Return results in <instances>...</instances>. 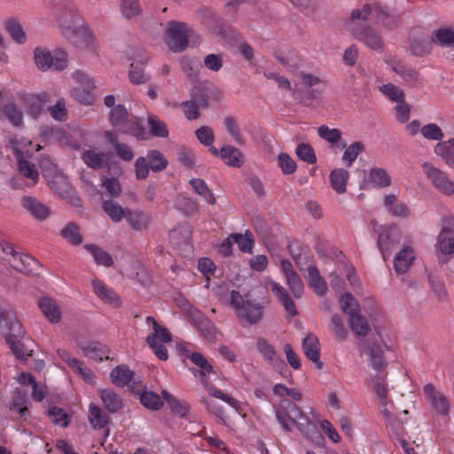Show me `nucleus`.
I'll use <instances>...</instances> for the list:
<instances>
[{
    "label": "nucleus",
    "mask_w": 454,
    "mask_h": 454,
    "mask_svg": "<svg viewBox=\"0 0 454 454\" xmlns=\"http://www.w3.org/2000/svg\"><path fill=\"white\" fill-rule=\"evenodd\" d=\"M422 167L425 169L426 175L436 189L446 195L454 193V182L449 179L445 172L428 162H425Z\"/></svg>",
    "instance_id": "obj_7"
},
{
    "label": "nucleus",
    "mask_w": 454,
    "mask_h": 454,
    "mask_svg": "<svg viewBox=\"0 0 454 454\" xmlns=\"http://www.w3.org/2000/svg\"><path fill=\"white\" fill-rule=\"evenodd\" d=\"M223 123L228 134L234 138L238 145H243L245 144V139L241 135L236 119L232 116H226L223 119Z\"/></svg>",
    "instance_id": "obj_48"
},
{
    "label": "nucleus",
    "mask_w": 454,
    "mask_h": 454,
    "mask_svg": "<svg viewBox=\"0 0 454 454\" xmlns=\"http://www.w3.org/2000/svg\"><path fill=\"white\" fill-rule=\"evenodd\" d=\"M1 111L12 125L16 127L22 125L23 113L17 108L14 103L6 104Z\"/></svg>",
    "instance_id": "obj_43"
},
{
    "label": "nucleus",
    "mask_w": 454,
    "mask_h": 454,
    "mask_svg": "<svg viewBox=\"0 0 454 454\" xmlns=\"http://www.w3.org/2000/svg\"><path fill=\"white\" fill-rule=\"evenodd\" d=\"M82 160L93 169H102L106 166L108 156L105 153H96L93 150H85L82 153Z\"/></svg>",
    "instance_id": "obj_25"
},
{
    "label": "nucleus",
    "mask_w": 454,
    "mask_h": 454,
    "mask_svg": "<svg viewBox=\"0 0 454 454\" xmlns=\"http://www.w3.org/2000/svg\"><path fill=\"white\" fill-rule=\"evenodd\" d=\"M301 413L302 411L294 402L289 399H285L276 411V417L277 419H286L289 422L294 424L295 420H297Z\"/></svg>",
    "instance_id": "obj_16"
},
{
    "label": "nucleus",
    "mask_w": 454,
    "mask_h": 454,
    "mask_svg": "<svg viewBox=\"0 0 454 454\" xmlns=\"http://www.w3.org/2000/svg\"><path fill=\"white\" fill-rule=\"evenodd\" d=\"M294 425L296 426L304 437L312 442H317L323 439L317 426L312 422L303 411Z\"/></svg>",
    "instance_id": "obj_13"
},
{
    "label": "nucleus",
    "mask_w": 454,
    "mask_h": 454,
    "mask_svg": "<svg viewBox=\"0 0 454 454\" xmlns=\"http://www.w3.org/2000/svg\"><path fill=\"white\" fill-rule=\"evenodd\" d=\"M424 394L426 398L428 400L432 409L437 415H449L450 402L443 393L435 390L433 384L427 383L424 387Z\"/></svg>",
    "instance_id": "obj_8"
},
{
    "label": "nucleus",
    "mask_w": 454,
    "mask_h": 454,
    "mask_svg": "<svg viewBox=\"0 0 454 454\" xmlns=\"http://www.w3.org/2000/svg\"><path fill=\"white\" fill-rule=\"evenodd\" d=\"M364 151V145L362 142H354L350 145H348L345 150L342 156V160L346 163L348 167H350L353 164V162L356 160L359 153H361Z\"/></svg>",
    "instance_id": "obj_49"
},
{
    "label": "nucleus",
    "mask_w": 454,
    "mask_h": 454,
    "mask_svg": "<svg viewBox=\"0 0 454 454\" xmlns=\"http://www.w3.org/2000/svg\"><path fill=\"white\" fill-rule=\"evenodd\" d=\"M298 158L307 163L315 164L317 162V156L313 147L306 143H301L297 145L295 150Z\"/></svg>",
    "instance_id": "obj_54"
},
{
    "label": "nucleus",
    "mask_w": 454,
    "mask_h": 454,
    "mask_svg": "<svg viewBox=\"0 0 454 454\" xmlns=\"http://www.w3.org/2000/svg\"><path fill=\"white\" fill-rule=\"evenodd\" d=\"M180 63L183 71L186 74L191 82H198V68L200 66V63L198 60H192L188 57H183Z\"/></svg>",
    "instance_id": "obj_46"
},
{
    "label": "nucleus",
    "mask_w": 454,
    "mask_h": 454,
    "mask_svg": "<svg viewBox=\"0 0 454 454\" xmlns=\"http://www.w3.org/2000/svg\"><path fill=\"white\" fill-rule=\"evenodd\" d=\"M38 306L50 322L56 324L60 321L61 312L54 300L48 297H43L38 301Z\"/></svg>",
    "instance_id": "obj_19"
},
{
    "label": "nucleus",
    "mask_w": 454,
    "mask_h": 454,
    "mask_svg": "<svg viewBox=\"0 0 454 454\" xmlns=\"http://www.w3.org/2000/svg\"><path fill=\"white\" fill-rule=\"evenodd\" d=\"M78 347L84 352L86 356L96 361H103L104 356L106 354L103 346L98 341H90L87 344L79 343Z\"/></svg>",
    "instance_id": "obj_36"
},
{
    "label": "nucleus",
    "mask_w": 454,
    "mask_h": 454,
    "mask_svg": "<svg viewBox=\"0 0 454 454\" xmlns=\"http://www.w3.org/2000/svg\"><path fill=\"white\" fill-rule=\"evenodd\" d=\"M19 170L26 177L32 179L36 183L39 177V173L36 166L27 160H20L19 162Z\"/></svg>",
    "instance_id": "obj_64"
},
{
    "label": "nucleus",
    "mask_w": 454,
    "mask_h": 454,
    "mask_svg": "<svg viewBox=\"0 0 454 454\" xmlns=\"http://www.w3.org/2000/svg\"><path fill=\"white\" fill-rule=\"evenodd\" d=\"M20 203L23 208L38 221H44L51 215V208L35 197L24 196Z\"/></svg>",
    "instance_id": "obj_10"
},
{
    "label": "nucleus",
    "mask_w": 454,
    "mask_h": 454,
    "mask_svg": "<svg viewBox=\"0 0 454 454\" xmlns=\"http://www.w3.org/2000/svg\"><path fill=\"white\" fill-rule=\"evenodd\" d=\"M102 208L114 222H120L125 218L126 211H128V209L121 207L118 203L112 200H105L102 204Z\"/></svg>",
    "instance_id": "obj_38"
},
{
    "label": "nucleus",
    "mask_w": 454,
    "mask_h": 454,
    "mask_svg": "<svg viewBox=\"0 0 454 454\" xmlns=\"http://www.w3.org/2000/svg\"><path fill=\"white\" fill-rule=\"evenodd\" d=\"M148 127L150 133L153 137L165 138L168 137V129L167 124L160 120L156 115L151 114L148 116Z\"/></svg>",
    "instance_id": "obj_40"
},
{
    "label": "nucleus",
    "mask_w": 454,
    "mask_h": 454,
    "mask_svg": "<svg viewBox=\"0 0 454 454\" xmlns=\"http://www.w3.org/2000/svg\"><path fill=\"white\" fill-rule=\"evenodd\" d=\"M48 416L55 425H59L62 427H67L69 425L68 414L59 407L53 406L50 408L48 411Z\"/></svg>",
    "instance_id": "obj_59"
},
{
    "label": "nucleus",
    "mask_w": 454,
    "mask_h": 454,
    "mask_svg": "<svg viewBox=\"0 0 454 454\" xmlns=\"http://www.w3.org/2000/svg\"><path fill=\"white\" fill-rule=\"evenodd\" d=\"M34 59L37 67L42 71L54 69L62 71L67 67V54L61 49H56L53 52L46 48L36 47L34 51Z\"/></svg>",
    "instance_id": "obj_2"
},
{
    "label": "nucleus",
    "mask_w": 454,
    "mask_h": 454,
    "mask_svg": "<svg viewBox=\"0 0 454 454\" xmlns=\"http://www.w3.org/2000/svg\"><path fill=\"white\" fill-rule=\"evenodd\" d=\"M4 27L12 39L18 43H24L27 41V35L21 24L15 18H9L4 22Z\"/></svg>",
    "instance_id": "obj_28"
},
{
    "label": "nucleus",
    "mask_w": 454,
    "mask_h": 454,
    "mask_svg": "<svg viewBox=\"0 0 454 454\" xmlns=\"http://www.w3.org/2000/svg\"><path fill=\"white\" fill-rule=\"evenodd\" d=\"M4 340L14 356L20 361H26L34 352L35 342L26 336V331L18 334H4Z\"/></svg>",
    "instance_id": "obj_6"
},
{
    "label": "nucleus",
    "mask_w": 454,
    "mask_h": 454,
    "mask_svg": "<svg viewBox=\"0 0 454 454\" xmlns=\"http://www.w3.org/2000/svg\"><path fill=\"white\" fill-rule=\"evenodd\" d=\"M257 350L263 356L264 359L272 365L278 372L283 374L284 372H289L286 362L277 355L272 345H270L264 338L260 337L256 341Z\"/></svg>",
    "instance_id": "obj_9"
},
{
    "label": "nucleus",
    "mask_w": 454,
    "mask_h": 454,
    "mask_svg": "<svg viewBox=\"0 0 454 454\" xmlns=\"http://www.w3.org/2000/svg\"><path fill=\"white\" fill-rule=\"evenodd\" d=\"M0 252L4 254H11V265L18 271L31 276L38 274L40 269L39 262L27 254L16 252L11 244L0 241Z\"/></svg>",
    "instance_id": "obj_4"
},
{
    "label": "nucleus",
    "mask_w": 454,
    "mask_h": 454,
    "mask_svg": "<svg viewBox=\"0 0 454 454\" xmlns=\"http://www.w3.org/2000/svg\"><path fill=\"white\" fill-rule=\"evenodd\" d=\"M141 403L147 409L158 411L163 406L160 395L153 391H144L140 395Z\"/></svg>",
    "instance_id": "obj_44"
},
{
    "label": "nucleus",
    "mask_w": 454,
    "mask_h": 454,
    "mask_svg": "<svg viewBox=\"0 0 454 454\" xmlns=\"http://www.w3.org/2000/svg\"><path fill=\"white\" fill-rule=\"evenodd\" d=\"M0 327L4 335L17 333L18 337L24 330L15 312L8 308H0Z\"/></svg>",
    "instance_id": "obj_11"
},
{
    "label": "nucleus",
    "mask_w": 454,
    "mask_h": 454,
    "mask_svg": "<svg viewBox=\"0 0 454 454\" xmlns=\"http://www.w3.org/2000/svg\"><path fill=\"white\" fill-rule=\"evenodd\" d=\"M129 76L133 84L146 83L150 80V75L144 72L143 67L135 63L129 67Z\"/></svg>",
    "instance_id": "obj_56"
},
{
    "label": "nucleus",
    "mask_w": 454,
    "mask_h": 454,
    "mask_svg": "<svg viewBox=\"0 0 454 454\" xmlns=\"http://www.w3.org/2000/svg\"><path fill=\"white\" fill-rule=\"evenodd\" d=\"M358 346L363 349V351L371 357L379 358L380 356L384 355V351L381 348L380 345L378 343V341L373 340L371 341L368 339H361Z\"/></svg>",
    "instance_id": "obj_51"
},
{
    "label": "nucleus",
    "mask_w": 454,
    "mask_h": 454,
    "mask_svg": "<svg viewBox=\"0 0 454 454\" xmlns=\"http://www.w3.org/2000/svg\"><path fill=\"white\" fill-rule=\"evenodd\" d=\"M192 29L185 22L169 21L167 24L165 43L173 52L184 51L189 43Z\"/></svg>",
    "instance_id": "obj_3"
},
{
    "label": "nucleus",
    "mask_w": 454,
    "mask_h": 454,
    "mask_svg": "<svg viewBox=\"0 0 454 454\" xmlns=\"http://www.w3.org/2000/svg\"><path fill=\"white\" fill-rule=\"evenodd\" d=\"M239 319L245 320L247 324H257L263 316V307L258 302L247 300L244 307L237 313Z\"/></svg>",
    "instance_id": "obj_14"
},
{
    "label": "nucleus",
    "mask_w": 454,
    "mask_h": 454,
    "mask_svg": "<svg viewBox=\"0 0 454 454\" xmlns=\"http://www.w3.org/2000/svg\"><path fill=\"white\" fill-rule=\"evenodd\" d=\"M231 238L234 239L235 243H237L241 252L252 254L254 240L250 231H246L245 234L233 233L231 234Z\"/></svg>",
    "instance_id": "obj_41"
},
{
    "label": "nucleus",
    "mask_w": 454,
    "mask_h": 454,
    "mask_svg": "<svg viewBox=\"0 0 454 454\" xmlns=\"http://www.w3.org/2000/svg\"><path fill=\"white\" fill-rule=\"evenodd\" d=\"M376 232L379 233L377 246L383 260L386 262L388 256L399 247L401 231L395 224H390L387 228L380 226Z\"/></svg>",
    "instance_id": "obj_5"
},
{
    "label": "nucleus",
    "mask_w": 454,
    "mask_h": 454,
    "mask_svg": "<svg viewBox=\"0 0 454 454\" xmlns=\"http://www.w3.org/2000/svg\"><path fill=\"white\" fill-rule=\"evenodd\" d=\"M392 70L401 75L404 82L417 86L419 83V74L411 67L405 66L401 61H395L392 64Z\"/></svg>",
    "instance_id": "obj_24"
},
{
    "label": "nucleus",
    "mask_w": 454,
    "mask_h": 454,
    "mask_svg": "<svg viewBox=\"0 0 454 454\" xmlns=\"http://www.w3.org/2000/svg\"><path fill=\"white\" fill-rule=\"evenodd\" d=\"M106 139L114 147L117 156L125 160L130 161L134 158V153L129 145L118 141V136L115 132L106 131Z\"/></svg>",
    "instance_id": "obj_17"
},
{
    "label": "nucleus",
    "mask_w": 454,
    "mask_h": 454,
    "mask_svg": "<svg viewBox=\"0 0 454 454\" xmlns=\"http://www.w3.org/2000/svg\"><path fill=\"white\" fill-rule=\"evenodd\" d=\"M369 179L377 188H385L391 184L390 176L381 168H372L369 173Z\"/></svg>",
    "instance_id": "obj_35"
},
{
    "label": "nucleus",
    "mask_w": 454,
    "mask_h": 454,
    "mask_svg": "<svg viewBox=\"0 0 454 454\" xmlns=\"http://www.w3.org/2000/svg\"><path fill=\"white\" fill-rule=\"evenodd\" d=\"M153 331L154 333L146 338V342L149 346H153V343L156 342V340L159 341V340L163 342H170L172 340V336L168 330L159 324L154 325Z\"/></svg>",
    "instance_id": "obj_55"
},
{
    "label": "nucleus",
    "mask_w": 454,
    "mask_h": 454,
    "mask_svg": "<svg viewBox=\"0 0 454 454\" xmlns=\"http://www.w3.org/2000/svg\"><path fill=\"white\" fill-rule=\"evenodd\" d=\"M84 248L92 254L97 264L104 265L106 267H110L114 264L112 256L98 246L88 244L84 246Z\"/></svg>",
    "instance_id": "obj_34"
},
{
    "label": "nucleus",
    "mask_w": 454,
    "mask_h": 454,
    "mask_svg": "<svg viewBox=\"0 0 454 454\" xmlns=\"http://www.w3.org/2000/svg\"><path fill=\"white\" fill-rule=\"evenodd\" d=\"M100 398L106 407V409L111 412L114 413L121 409L122 402L117 394H115L111 389H101L99 391Z\"/></svg>",
    "instance_id": "obj_30"
},
{
    "label": "nucleus",
    "mask_w": 454,
    "mask_h": 454,
    "mask_svg": "<svg viewBox=\"0 0 454 454\" xmlns=\"http://www.w3.org/2000/svg\"><path fill=\"white\" fill-rule=\"evenodd\" d=\"M221 158L227 160V165L235 168H240L244 163V154L239 148L232 145H225L221 148Z\"/></svg>",
    "instance_id": "obj_27"
},
{
    "label": "nucleus",
    "mask_w": 454,
    "mask_h": 454,
    "mask_svg": "<svg viewBox=\"0 0 454 454\" xmlns=\"http://www.w3.org/2000/svg\"><path fill=\"white\" fill-rule=\"evenodd\" d=\"M207 84L208 82L201 83L198 82V84H195L192 89L191 100L189 101L200 108L205 109L208 106Z\"/></svg>",
    "instance_id": "obj_29"
},
{
    "label": "nucleus",
    "mask_w": 454,
    "mask_h": 454,
    "mask_svg": "<svg viewBox=\"0 0 454 454\" xmlns=\"http://www.w3.org/2000/svg\"><path fill=\"white\" fill-rule=\"evenodd\" d=\"M332 331L338 341H343L348 337V330L345 328L343 322L339 315L335 314L331 317Z\"/></svg>",
    "instance_id": "obj_61"
},
{
    "label": "nucleus",
    "mask_w": 454,
    "mask_h": 454,
    "mask_svg": "<svg viewBox=\"0 0 454 454\" xmlns=\"http://www.w3.org/2000/svg\"><path fill=\"white\" fill-rule=\"evenodd\" d=\"M89 421L94 429H101L109 423L110 418L101 408L90 404Z\"/></svg>",
    "instance_id": "obj_31"
},
{
    "label": "nucleus",
    "mask_w": 454,
    "mask_h": 454,
    "mask_svg": "<svg viewBox=\"0 0 454 454\" xmlns=\"http://www.w3.org/2000/svg\"><path fill=\"white\" fill-rule=\"evenodd\" d=\"M129 113L123 105H117L110 111V122L117 127L128 121Z\"/></svg>",
    "instance_id": "obj_52"
},
{
    "label": "nucleus",
    "mask_w": 454,
    "mask_h": 454,
    "mask_svg": "<svg viewBox=\"0 0 454 454\" xmlns=\"http://www.w3.org/2000/svg\"><path fill=\"white\" fill-rule=\"evenodd\" d=\"M348 323L351 331L354 334L361 339H364L371 332V325L361 312L351 315V318H348Z\"/></svg>",
    "instance_id": "obj_20"
},
{
    "label": "nucleus",
    "mask_w": 454,
    "mask_h": 454,
    "mask_svg": "<svg viewBox=\"0 0 454 454\" xmlns=\"http://www.w3.org/2000/svg\"><path fill=\"white\" fill-rule=\"evenodd\" d=\"M360 39L370 48L379 50L383 45V41L379 33L373 29L366 28L361 34Z\"/></svg>",
    "instance_id": "obj_47"
},
{
    "label": "nucleus",
    "mask_w": 454,
    "mask_h": 454,
    "mask_svg": "<svg viewBox=\"0 0 454 454\" xmlns=\"http://www.w3.org/2000/svg\"><path fill=\"white\" fill-rule=\"evenodd\" d=\"M306 270L308 271V276L306 278L309 286L314 289L317 294L320 296L325 294L327 291V284L321 277L317 266L310 265L306 269Z\"/></svg>",
    "instance_id": "obj_22"
},
{
    "label": "nucleus",
    "mask_w": 454,
    "mask_h": 454,
    "mask_svg": "<svg viewBox=\"0 0 454 454\" xmlns=\"http://www.w3.org/2000/svg\"><path fill=\"white\" fill-rule=\"evenodd\" d=\"M145 158L147 159L150 169L153 172H160L164 170L168 164V160L158 150L149 151Z\"/></svg>",
    "instance_id": "obj_37"
},
{
    "label": "nucleus",
    "mask_w": 454,
    "mask_h": 454,
    "mask_svg": "<svg viewBox=\"0 0 454 454\" xmlns=\"http://www.w3.org/2000/svg\"><path fill=\"white\" fill-rule=\"evenodd\" d=\"M403 0H380L374 3V16L384 27L389 30L395 29L403 20Z\"/></svg>",
    "instance_id": "obj_1"
},
{
    "label": "nucleus",
    "mask_w": 454,
    "mask_h": 454,
    "mask_svg": "<svg viewBox=\"0 0 454 454\" xmlns=\"http://www.w3.org/2000/svg\"><path fill=\"white\" fill-rule=\"evenodd\" d=\"M434 153L441 156L447 165L454 164V138L440 142L434 146Z\"/></svg>",
    "instance_id": "obj_33"
},
{
    "label": "nucleus",
    "mask_w": 454,
    "mask_h": 454,
    "mask_svg": "<svg viewBox=\"0 0 454 454\" xmlns=\"http://www.w3.org/2000/svg\"><path fill=\"white\" fill-rule=\"evenodd\" d=\"M49 100V95L46 92H41L36 95H28L25 98V105L27 107V113L34 119H36L42 113L45 104Z\"/></svg>",
    "instance_id": "obj_15"
},
{
    "label": "nucleus",
    "mask_w": 454,
    "mask_h": 454,
    "mask_svg": "<svg viewBox=\"0 0 454 454\" xmlns=\"http://www.w3.org/2000/svg\"><path fill=\"white\" fill-rule=\"evenodd\" d=\"M191 185L195 192L203 197L209 204H215V198L213 192L207 187L206 182L200 178H192L190 180Z\"/></svg>",
    "instance_id": "obj_45"
},
{
    "label": "nucleus",
    "mask_w": 454,
    "mask_h": 454,
    "mask_svg": "<svg viewBox=\"0 0 454 454\" xmlns=\"http://www.w3.org/2000/svg\"><path fill=\"white\" fill-rule=\"evenodd\" d=\"M134 372L125 364L114 367L110 373L112 382L121 387L127 386L132 380Z\"/></svg>",
    "instance_id": "obj_26"
},
{
    "label": "nucleus",
    "mask_w": 454,
    "mask_h": 454,
    "mask_svg": "<svg viewBox=\"0 0 454 454\" xmlns=\"http://www.w3.org/2000/svg\"><path fill=\"white\" fill-rule=\"evenodd\" d=\"M380 90L394 102H402L404 92L393 83H387L380 87Z\"/></svg>",
    "instance_id": "obj_60"
},
{
    "label": "nucleus",
    "mask_w": 454,
    "mask_h": 454,
    "mask_svg": "<svg viewBox=\"0 0 454 454\" xmlns=\"http://www.w3.org/2000/svg\"><path fill=\"white\" fill-rule=\"evenodd\" d=\"M420 132L422 136L430 140H442L444 137V134L442 130V129L435 123H429L427 125H424L420 129Z\"/></svg>",
    "instance_id": "obj_62"
},
{
    "label": "nucleus",
    "mask_w": 454,
    "mask_h": 454,
    "mask_svg": "<svg viewBox=\"0 0 454 454\" xmlns=\"http://www.w3.org/2000/svg\"><path fill=\"white\" fill-rule=\"evenodd\" d=\"M61 236L72 245L77 246L82 242V236L79 232V227L74 223H69L61 231Z\"/></svg>",
    "instance_id": "obj_50"
},
{
    "label": "nucleus",
    "mask_w": 454,
    "mask_h": 454,
    "mask_svg": "<svg viewBox=\"0 0 454 454\" xmlns=\"http://www.w3.org/2000/svg\"><path fill=\"white\" fill-rule=\"evenodd\" d=\"M92 286L95 294L103 301L117 308L121 306V300L117 294L112 289L107 288L100 280L93 279Z\"/></svg>",
    "instance_id": "obj_18"
},
{
    "label": "nucleus",
    "mask_w": 454,
    "mask_h": 454,
    "mask_svg": "<svg viewBox=\"0 0 454 454\" xmlns=\"http://www.w3.org/2000/svg\"><path fill=\"white\" fill-rule=\"evenodd\" d=\"M348 178L349 173L344 168H335L331 171L329 176L331 186L339 194L346 192Z\"/></svg>",
    "instance_id": "obj_23"
},
{
    "label": "nucleus",
    "mask_w": 454,
    "mask_h": 454,
    "mask_svg": "<svg viewBox=\"0 0 454 454\" xmlns=\"http://www.w3.org/2000/svg\"><path fill=\"white\" fill-rule=\"evenodd\" d=\"M278 167L284 175H291L296 171L295 160L286 153H280L278 156Z\"/></svg>",
    "instance_id": "obj_58"
},
{
    "label": "nucleus",
    "mask_w": 454,
    "mask_h": 454,
    "mask_svg": "<svg viewBox=\"0 0 454 454\" xmlns=\"http://www.w3.org/2000/svg\"><path fill=\"white\" fill-rule=\"evenodd\" d=\"M125 219L128 221L132 229L140 231L146 228L149 223L148 217L142 211H126Z\"/></svg>",
    "instance_id": "obj_39"
},
{
    "label": "nucleus",
    "mask_w": 454,
    "mask_h": 454,
    "mask_svg": "<svg viewBox=\"0 0 454 454\" xmlns=\"http://www.w3.org/2000/svg\"><path fill=\"white\" fill-rule=\"evenodd\" d=\"M410 47L413 55L424 56L431 52L432 42L420 39H413L411 42Z\"/></svg>",
    "instance_id": "obj_63"
},
{
    "label": "nucleus",
    "mask_w": 454,
    "mask_h": 454,
    "mask_svg": "<svg viewBox=\"0 0 454 454\" xmlns=\"http://www.w3.org/2000/svg\"><path fill=\"white\" fill-rule=\"evenodd\" d=\"M121 12L127 19H131L142 12L139 0H121Z\"/></svg>",
    "instance_id": "obj_57"
},
{
    "label": "nucleus",
    "mask_w": 454,
    "mask_h": 454,
    "mask_svg": "<svg viewBox=\"0 0 454 454\" xmlns=\"http://www.w3.org/2000/svg\"><path fill=\"white\" fill-rule=\"evenodd\" d=\"M339 301L342 312L348 315L349 318H351V315L360 312V306L350 293L341 294L339 298Z\"/></svg>",
    "instance_id": "obj_42"
},
{
    "label": "nucleus",
    "mask_w": 454,
    "mask_h": 454,
    "mask_svg": "<svg viewBox=\"0 0 454 454\" xmlns=\"http://www.w3.org/2000/svg\"><path fill=\"white\" fill-rule=\"evenodd\" d=\"M302 349L307 358L315 363L317 369L322 370L324 364L320 360V343L317 335L309 333L302 340Z\"/></svg>",
    "instance_id": "obj_12"
},
{
    "label": "nucleus",
    "mask_w": 454,
    "mask_h": 454,
    "mask_svg": "<svg viewBox=\"0 0 454 454\" xmlns=\"http://www.w3.org/2000/svg\"><path fill=\"white\" fill-rule=\"evenodd\" d=\"M431 42L443 47L454 45V29L441 27L434 30L431 36Z\"/></svg>",
    "instance_id": "obj_32"
},
{
    "label": "nucleus",
    "mask_w": 454,
    "mask_h": 454,
    "mask_svg": "<svg viewBox=\"0 0 454 454\" xmlns=\"http://www.w3.org/2000/svg\"><path fill=\"white\" fill-rule=\"evenodd\" d=\"M415 255L410 247H405L396 254L394 261V268L398 274L406 272L411 267Z\"/></svg>",
    "instance_id": "obj_21"
},
{
    "label": "nucleus",
    "mask_w": 454,
    "mask_h": 454,
    "mask_svg": "<svg viewBox=\"0 0 454 454\" xmlns=\"http://www.w3.org/2000/svg\"><path fill=\"white\" fill-rule=\"evenodd\" d=\"M27 377V383H30V385H32V397L35 400V401H38V402H41L43 401V399L44 398L45 395H44V391L43 390V388L39 387V386L37 385L36 381H35V378L30 374V373H26V372H22L20 373V375L19 376V382L22 385H26L27 382L25 381V378Z\"/></svg>",
    "instance_id": "obj_53"
}]
</instances>
